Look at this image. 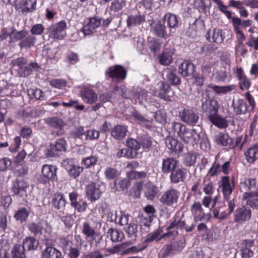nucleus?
Masks as SVG:
<instances>
[{"label":"nucleus","instance_id":"58","mask_svg":"<svg viewBox=\"0 0 258 258\" xmlns=\"http://www.w3.org/2000/svg\"><path fill=\"white\" fill-rule=\"evenodd\" d=\"M97 161V158L95 156H91L84 158L82 160V163L86 166V168H89L94 166Z\"/></svg>","mask_w":258,"mask_h":258},{"label":"nucleus","instance_id":"25","mask_svg":"<svg viewBox=\"0 0 258 258\" xmlns=\"http://www.w3.org/2000/svg\"><path fill=\"white\" fill-rule=\"evenodd\" d=\"M182 120L189 125H195L199 120V116L194 111L185 109L181 115Z\"/></svg>","mask_w":258,"mask_h":258},{"label":"nucleus","instance_id":"40","mask_svg":"<svg viewBox=\"0 0 258 258\" xmlns=\"http://www.w3.org/2000/svg\"><path fill=\"white\" fill-rule=\"evenodd\" d=\"M36 38L33 36H28L20 41L19 43V46L21 49H28L33 46L36 42Z\"/></svg>","mask_w":258,"mask_h":258},{"label":"nucleus","instance_id":"44","mask_svg":"<svg viewBox=\"0 0 258 258\" xmlns=\"http://www.w3.org/2000/svg\"><path fill=\"white\" fill-rule=\"evenodd\" d=\"M12 36H11V41L15 42L18 40H22L28 35V32L25 30L21 31H16L15 29L13 28Z\"/></svg>","mask_w":258,"mask_h":258},{"label":"nucleus","instance_id":"47","mask_svg":"<svg viewBox=\"0 0 258 258\" xmlns=\"http://www.w3.org/2000/svg\"><path fill=\"white\" fill-rule=\"evenodd\" d=\"M21 4L24 11L31 12L35 9L36 0H22Z\"/></svg>","mask_w":258,"mask_h":258},{"label":"nucleus","instance_id":"59","mask_svg":"<svg viewBox=\"0 0 258 258\" xmlns=\"http://www.w3.org/2000/svg\"><path fill=\"white\" fill-rule=\"evenodd\" d=\"M28 172V168L25 165H17L14 170L15 173L18 176H23L27 174Z\"/></svg>","mask_w":258,"mask_h":258},{"label":"nucleus","instance_id":"57","mask_svg":"<svg viewBox=\"0 0 258 258\" xmlns=\"http://www.w3.org/2000/svg\"><path fill=\"white\" fill-rule=\"evenodd\" d=\"M126 145L130 149L136 151L138 150L141 147L140 143L133 138L128 139L126 141Z\"/></svg>","mask_w":258,"mask_h":258},{"label":"nucleus","instance_id":"43","mask_svg":"<svg viewBox=\"0 0 258 258\" xmlns=\"http://www.w3.org/2000/svg\"><path fill=\"white\" fill-rule=\"evenodd\" d=\"M137 155L138 153L137 152H133L126 148L119 149L116 153V156L118 158L125 157L128 159L136 158Z\"/></svg>","mask_w":258,"mask_h":258},{"label":"nucleus","instance_id":"37","mask_svg":"<svg viewBox=\"0 0 258 258\" xmlns=\"http://www.w3.org/2000/svg\"><path fill=\"white\" fill-rule=\"evenodd\" d=\"M233 106L234 111L236 114L245 113L247 110V106L242 99H238L233 101Z\"/></svg>","mask_w":258,"mask_h":258},{"label":"nucleus","instance_id":"10","mask_svg":"<svg viewBox=\"0 0 258 258\" xmlns=\"http://www.w3.org/2000/svg\"><path fill=\"white\" fill-rule=\"evenodd\" d=\"M150 30L153 34L157 37L166 39L169 34L166 31V27L160 20L158 21H153L150 24Z\"/></svg>","mask_w":258,"mask_h":258},{"label":"nucleus","instance_id":"36","mask_svg":"<svg viewBox=\"0 0 258 258\" xmlns=\"http://www.w3.org/2000/svg\"><path fill=\"white\" fill-rule=\"evenodd\" d=\"M45 122L49 126L59 130L64 125V122L60 118L57 117H48L45 119Z\"/></svg>","mask_w":258,"mask_h":258},{"label":"nucleus","instance_id":"29","mask_svg":"<svg viewBox=\"0 0 258 258\" xmlns=\"http://www.w3.org/2000/svg\"><path fill=\"white\" fill-rule=\"evenodd\" d=\"M209 120L219 128H225L228 125L227 120L218 115V113L214 115H209Z\"/></svg>","mask_w":258,"mask_h":258},{"label":"nucleus","instance_id":"46","mask_svg":"<svg viewBox=\"0 0 258 258\" xmlns=\"http://www.w3.org/2000/svg\"><path fill=\"white\" fill-rule=\"evenodd\" d=\"M172 61V53L171 52H163L159 56V62L163 65H169Z\"/></svg>","mask_w":258,"mask_h":258},{"label":"nucleus","instance_id":"45","mask_svg":"<svg viewBox=\"0 0 258 258\" xmlns=\"http://www.w3.org/2000/svg\"><path fill=\"white\" fill-rule=\"evenodd\" d=\"M25 249L23 246L19 244L15 245L12 250V256L13 258H25V254L24 251Z\"/></svg>","mask_w":258,"mask_h":258},{"label":"nucleus","instance_id":"16","mask_svg":"<svg viewBox=\"0 0 258 258\" xmlns=\"http://www.w3.org/2000/svg\"><path fill=\"white\" fill-rule=\"evenodd\" d=\"M81 97L84 102L92 104L98 99L97 94L91 88L84 87L80 92Z\"/></svg>","mask_w":258,"mask_h":258},{"label":"nucleus","instance_id":"14","mask_svg":"<svg viewBox=\"0 0 258 258\" xmlns=\"http://www.w3.org/2000/svg\"><path fill=\"white\" fill-rule=\"evenodd\" d=\"M106 74L112 79L117 80H124L126 75V72L121 66L115 65L109 68L106 71Z\"/></svg>","mask_w":258,"mask_h":258},{"label":"nucleus","instance_id":"9","mask_svg":"<svg viewBox=\"0 0 258 258\" xmlns=\"http://www.w3.org/2000/svg\"><path fill=\"white\" fill-rule=\"evenodd\" d=\"M190 211L196 222L208 221L210 219V216L204 213L201 204L199 202H195L192 204Z\"/></svg>","mask_w":258,"mask_h":258},{"label":"nucleus","instance_id":"52","mask_svg":"<svg viewBox=\"0 0 258 258\" xmlns=\"http://www.w3.org/2000/svg\"><path fill=\"white\" fill-rule=\"evenodd\" d=\"M127 176L131 179H143L147 177V173L144 171H131L127 172Z\"/></svg>","mask_w":258,"mask_h":258},{"label":"nucleus","instance_id":"19","mask_svg":"<svg viewBox=\"0 0 258 258\" xmlns=\"http://www.w3.org/2000/svg\"><path fill=\"white\" fill-rule=\"evenodd\" d=\"M186 176L187 171L185 168H176L170 174V181L173 183H178L180 181L183 182L186 179Z\"/></svg>","mask_w":258,"mask_h":258},{"label":"nucleus","instance_id":"61","mask_svg":"<svg viewBox=\"0 0 258 258\" xmlns=\"http://www.w3.org/2000/svg\"><path fill=\"white\" fill-rule=\"evenodd\" d=\"M124 230L130 236H135L138 232V225L135 223H130Z\"/></svg>","mask_w":258,"mask_h":258},{"label":"nucleus","instance_id":"60","mask_svg":"<svg viewBox=\"0 0 258 258\" xmlns=\"http://www.w3.org/2000/svg\"><path fill=\"white\" fill-rule=\"evenodd\" d=\"M72 206L78 212H82L86 210L87 204L85 201L79 199V201H77V203Z\"/></svg>","mask_w":258,"mask_h":258},{"label":"nucleus","instance_id":"20","mask_svg":"<svg viewBox=\"0 0 258 258\" xmlns=\"http://www.w3.org/2000/svg\"><path fill=\"white\" fill-rule=\"evenodd\" d=\"M247 162L250 164L254 163L258 160V144L248 147L244 153Z\"/></svg>","mask_w":258,"mask_h":258},{"label":"nucleus","instance_id":"21","mask_svg":"<svg viewBox=\"0 0 258 258\" xmlns=\"http://www.w3.org/2000/svg\"><path fill=\"white\" fill-rule=\"evenodd\" d=\"M50 150L47 154L49 157L55 156L56 154L54 151L62 152L66 151L67 149V143L64 139H58L55 144H51L50 145Z\"/></svg>","mask_w":258,"mask_h":258},{"label":"nucleus","instance_id":"3","mask_svg":"<svg viewBox=\"0 0 258 258\" xmlns=\"http://www.w3.org/2000/svg\"><path fill=\"white\" fill-rule=\"evenodd\" d=\"M82 231L85 235V239L90 243L97 242L100 239L99 228L96 226H92L88 222H85L82 225Z\"/></svg>","mask_w":258,"mask_h":258},{"label":"nucleus","instance_id":"1","mask_svg":"<svg viewBox=\"0 0 258 258\" xmlns=\"http://www.w3.org/2000/svg\"><path fill=\"white\" fill-rule=\"evenodd\" d=\"M172 127L177 137L186 144L194 145L197 144L200 137L196 130H190L180 122H173Z\"/></svg>","mask_w":258,"mask_h":258},{"label":"nucleus","instance_id":"13","mask_svg":"<svg viewBox=\"0 0 258 258\" xmlns=\"http://www.w3.org/2000/svg\"><path fill=\"white\" fill-rule=\"evenodd\" d=\"M251 216V210L249 208L243 206L236 209L234 214V220L238 223H243L249 220Z\"/></svg>","mask_w":258,"mask_h":258},{"label":"nucleus","instance_id":"33","mask_svg":"<svg viewBox=\"0 0 258 258\" xmlns=\"http://www.w3.org/2000/svg\"><path fill=\"white\" fill-rule=\"evenodd\" d=\"M214 142L217 145L227 146L232 143V139L227 134L221 132L214 137Z\"/></svg>","mask_w":258,"mask_h":258},{"label":"nucleus","instance_id":"18","mask_svg":"<svg viewBox=\"0 0 258 258\" xmlns=\"http://www.w3.org/2000/svg\"><path fill=\"white\" fill-rule=\"evenodd\" d=\"M28 187L29 185L25 180H19L14 183L12 191L15 195L23 197L26 195V189Z\"/></svg>","mask_w":258,"mask_h":258},{"label":"nucleus","instance_id":"8","mask_svg":"<svg viewBox=\"0 0 258 258\" xmlns=\"http://www.w3.org/2000/svg\"><path fill=\"white\" fill-rule=\"evenodd\" d=\"M163 230L161 228H158L153 232L149 234L146 236L145 241L146 242H151L154 240L159 241L163 238L175 237L178 233V231L175 230L172 231L167 232L160 236Z\"/></svg>","mask_w":258,"mask_h":258},{"label":"nucleus","instance_id":"48","mask_svg":"<svg viewBox=\"0 0 258 258\" xmlns=\"http://www.w3.org/2000/svg\"><path fill=\"white\" fill-rule=\"evenodd\" d=\"M29 214V212L26 208H22L16 212L14 217L17 220L23 222L26 220Z\"/></svg>","mask_w":258,"mask_h":258},{"label":"nucleus","instance_id":"4","mask_svg":"<svg viewBox=\"0 0 258 258\" xmlns=\"http://www.w3.org/2000/svg\"><path fill=\"white\" fill-rule=\"evenodd\" d=\"M61 164L67 171L69 175L73 178L79 176L84 170L82 167L76 165L74 159L72 158L63 160Z\"/></svg>","mask_w":258,"mask_h":258},{"label":"nucleus","instance_id":"55","mask_svg":"<svg viewBox=\"0 0 258 258\" xmlns=\"http://www.w3.org/2000/svg\"><path fill=\"white\" fill-rule=\"evenodd\" d=\"M220 61L225 70L229 69L231 65L230 54L229 53H223L220 57Z\"/></svg>","mask_w":258,"mask_h":258},{"label":"nucleus","instance_id":"15","mask_svg":"<svg viewBox=\"0 0 258 258\" xmlns=\"http://www.w3.org/2000/svg\"><path fill=\"white\" fill-rule=\"evenodd\" d=\"M207 39L210 42L221 44L224 39V35L220 29L210 30L206 35Z\"/></svg>","mask_w":258,"mask_h":258},{"label":"nucleus","instance_id":"27","mask_svg":"<svg viewBox=\"0 0 258 258\" xmlns=\"http://www.w3.org/2000/svg\"><path fill=\"white\" fill-rule=\"evenodd\" d=\"M127 132V127L126 125H117L112 128L111 135L115 139L121 140L125 138Z\"/></svg>","mask_w":258,"mask_h":258},{"label":"nucleus","instance_id":"62","mask_svg":"<svg viewBox=\"0 0 258 258\" xmlns=\"http://www.w3.org/2000/svg\"><path fill=\"white\" fill-rule=\"evenodd\" d=\"M203 191L208 195H211L214 192V185L210 181H204Z\"/></svg>","mask_w":258,"mask_h":258},{"label":"nucleus","instance_id":"23","mask_svg":"<svg viewBox=\"0 0 258 258\" xmlns=\"http://www.w3.org/2000/svg\"><path fill=\"white\" fill-rule=\"evenodd\" d=\"M161 20L164 24H166L170 29H176L179 26V18L173 14L170 13L165 14Z\"/></svg>","mask_w":258,"mask_h":258},{"label":"nucleus","instance_id":"7","mask_svg":"<svg viewBox=\"0 0 258 258\" xmlns=\"http://www.w3.org/2000/svg\"><path fill=\"white\" fill-rule=\"evenodd\" d=\"M57 168L55 166L48 164L43 165L41 169L42 178L39 179L40 182L46 183L49 181H54L57 179Z\"/></svg>","mask_w":258,"mask_h":258},{"label":"nucleus","instance_id":"6","mask_svg":"<svg viewBox=\"0 0 258 258\" xmlns=\"http://www.w3.org/2000/svg\"><path fill=\"white\" fill-rule=\"evenodd\" d=\"M179 195L177 190L171 188L163 192L160 201L164 205L173 207L177 204Z\"/></svg>","mask_w":258,"mask_h":258},{"label":"nucleus","instance_id":"2","mask_svg":"<svg viewBox=\"0 0 258 258\" xmlns=\"http://www.w3.org/2000/svg\"><path fill=\"white\" fill-rule=\"evenodd\" d=\"M219 187L221 188L222 192L225 200H229L235 187V178L234 176L230 177L224 175L221 177Z\"/></svg>","mask_w":258,"mask_h":258},{"label":"nucleus","instance_id":"51","mask_svg":"<svg viewBox=\"0 0 258 258\" xmlns=\"http://www.w3.org/2000/svg\"><path fill=\"white\" fill-rule=\"evenodd\" d=\"M246 45L254 51L258 50V36L251 35L245 43Z\"/></svg>","mask_w":258,"mask_h":258},{"label":"nucleus","instance_id":"54","mask_svg":"<svg viewBox=\"0 0 258 258\" xmlns=\"http://www.w3.org/2000/svg\"><path fill=\"white\" fill-rule=\"evenodd\" d=\"M36 66V63L31 62L29 64V67H20L19 70V74L23 77L27 76L32 72V68H34Z\"/></svg>","mask_w":258,"mask_h":258},{"label":"nucleus","instance_id":"28","mask_svg":"<svg viewBox=\"0 0 258 258\" xmlns=\"http://www.w3.org/2000/svg\"><path fill=\"white\" fill-rule=\"evenodd\" d=\"M177 164V161L172 158L164 159L162 161V171L164 173H171L176 168Z\"/></svg>","mask_w":258,"mask_h":258},{"label":"nucleus","instance_id":"5","mask_svg":"<svg viewBox=\"0 0 258 258\" xmlns=\"http://www.w3.org/2000/svg\"><path fill=\"white\" fill-rule=\"evenodd\" d=\"M67 23L64 21H60L52 25L49 28V36L54 39L62 40L67 35L66 30Z\"/></svg>","mask_w":258,"mask_h":258},{"label":"nucleus","instance_id":"26","mask_svg":"<svg viewBox=\"0 0 258 258\" xmlns=\"http://www.w3.org/2000/svg\"><path fill=\"white\" fill-rule=\"evenodd\" d=\"M253 240H244L241 242L242 247L240 249L241 255L242 258H248L253 256V252L250 247L253 245Z\"/></svg>","mask_w":258,"mask_h":258},{"label":"nucleus","instance_id":"63","mask_svg":"<svg viewBox=\"0 0 258 258\" xmlns=\"http://www.w3.org/2000/svg\"><path fill=\"white\" fill-rule=\"evenodd\" d=\"M50 85L57 89H61L66 87L67 82L63 79H53L50 81Z\"/></svg>","mask_w":258,"mask_h":258},{"label":"nucleus","instance_id":"17","mask_svg":"<svg viewBox=\"0 0 258 258\" xmlns=\"http://www.w3.org/2000/svg\"><path fill=\"white\" fill-rule=\"evenodd\" d=\"M160 88V90L154 92V95L165 100L170 101L173 92H171L169 85L164 82H161Z\"/></svg>","mask_w":258,"mask_h":258},{"label":"nucleus","instance_id":"49","mask_svg":"<svg viewBox=\"0 0 258 258\" xmlns=\"http://www.w3.org/2000/svg\"><path fill=\"white\" fill-rule=\"evenodd\" d=\"M28 94L31 98H35L37 100L43 99L44 97L43 92L41 90L37 88L29 89Z\"/></svg>","mask_w":258,"mask_h":258},{"label":"nucleus","instance_id":"42","mask_svg":"<svg viewBox=\"0 0 258 258\" xmlns=\"http://www.w3.org/2000/svg\"><path fill=\"white\" fill-rule=\"evenodd\" d=\"M216 64L215 61L213 59H210L209 61L205 60L202 66V74L205 76L210 75L212 73V68Z\"/></svg>","mask_w":258,"mask_h":258},{"label":"nucleus","instance_id":"32","mask_svg":"<svg viewBox=\"0 0 258 258\" xmlns=\"http://www.w3.org/2000/svg\"><path fill=\"white\" fill-rule=\"evenodd\" d=\"M165 143L167 147L174 152H181L183 149V145L176 139L168 137L165 139Z\"/></svg>","mask_w":258,"mask_h":258},{"label":"nucleus","instance_id":"12","mask_svg":"<svg viewBox=\"0 0 258 258\" xmlns=\"http://www.w3.org/2000/svg\"><path fill=\"white\" fill-rule=\"evenodd\" d=\"M202 109L208 112L209 115H214L218 113L219 104L215 99H205L202 100Z\"/></svg>","mask_w":258,"mask_h":258},{"label":"nucleus","instance_id":"38","mask_svg":"<svg viewBox=\"0 0 258 258\" xmlns=\"http://www.w3.org/2000/svg\"><path fill=\"white\" fill-rule=\"evenodd\" d=\"M210 87L215 93L217 94H226L235 89V86L233 85H229L223 86L211 85Z\"/></svg>","mask_w":258,"mask_h":258},{"label":"nucleus","instance_id":"50","mask_svg":"<svg viewBox=\"0 0 258 258\" xmlns=\"http://www.w3.org/2000/svg\"><path fill=\"white\" fill-rule=\"evenodd\" d=\"M222 172L220 161H215L212 165V166L208 171V175L210 176L213 177L218 175Z\"/></svg>","mask_w":258,"mask_h":258},{"label":"nucleus","instance_id":"41","mask_svg":"<svg viewBox=\"0 0 258 258\" xmlns=\"http://www.w3.org/2000/svg\"><path fill=\"white\" fill-rule=\"evenodd\" d=\"M107 234L110 236L111 240L113 242L120 241L124 238L123 232L116 229H109Z\"/></svg>","mask_w":258,"mask_h":258},{"label":"nucleus","instance_id":"64","mask_svg":"<svg viewBox=\"0 0 258 258\" xmlns=\"http://www.w3.org/2000/svg\"><path fill=\"white\" fill-rule=\"evenodd\" d=\"M184 225V221L175 220L169 225V226L167 227V230L168 232L172 231L175 230L177 231L178 228H181Z\"/></svg>","mask_w":258,"mask_h":258},{"label":"nucleus","instance_id":"39","mask_svg":"<svg viewBox=\"0 0 258 258\" xmlns=\"http://www.w3.org/2000/svg\"><path fill=\"white\" fill-rule=\"evenodd\" d=\"M39 244L38 241L35 238L29 237L25 238L23 240V246L25 250H35Z\"/></svg>","mask_w":258,"mask_h":258},{"label":"nucleus","instance_id":"22","mask_svg":"<svg viewBox=\"0 0 258 258\" xmlns=\"http://www.w3.org/2000/svg\"><path fill=\"white\" fill-rule=\"evenodd\" d=\"M99 185L93 183L88 185L86 187V196L88 199L94 201L98 199L101 195Z\"/></svg>","mask_w":258,"mask_h":258},{"label":"nucleus","instance_id":"30","mask_svg":"<svg viewBox=\"0 0 258 258\" xmlns=\"http://www.w3.org/2000/svg\"><path fill=\"white\" fill-rule=\"evenodd\" d=\"M194 65L188 60H184L178 68V72L183 77H186L192 74Z\"/></svg>","mask_w":258,"mask_h":258},{"label":"nucleus","instance_id":"53","mask_svg":"<svg viewBox=\"0 0 258 258\" xmlns=\"http://www.w3.org/2000/svg\"><path fill=\"white\" fill-rule=\"evenodd\" d=\"M125 6V0H114L111 3L110 10L114 12H117L121 10Z\"/></svg>","mask_w":258,"mask_h":258},{"label":"nucleus","instance_id":"24","mask_svg":"<svg viewBox=\"0 0 258 258\" xmlns=\"http://www.w3.org/2000/svg\"><path fill=\"white\" fill-rule=\"evenodd\" d=\"M246 204L253 209H258V191L244 192L242 196Z\"/></svg>","mask_w":258,"mask_h":258},{"label":"nucleus","instance_id":"56","mask_svg":"<svg viewBox=\"0 0 258 258\" xmlns=\"http://www.w3.org/2000/svg\"><path fill=\"white\" fill-rule=\"evenodd\" d=\"M11 164V160L9 158L7 157L0 158V172L7 171Z\"/></svg>","mask_w":258,"mask_h":258},{"label":"nucleus","instance_id":"34","mask_svg":"<svg viewBox=\"0 0 258 258\" xmlns=\"http://www.w3.org/2000/svg\"><path fill=\"white\" fill-rule=\"evenodd\" d=\"M53 207L59 210L63 208L66 205V200L63 195L60 193H56L54 195L51 201Z\"/></svg>","mask_w":258,"mask_h":258},{"label":"nucleus","instance_id":"35","mask_svg":"<svg viewBox=\"0 0 258 258\" xmlns=\"http://www.w3.org/2000/svg\"><path fill=\"white\" fill-rule=\"evenodd\" d=\"M43 258H61V252L52 246H47L43 252Z\"/></svg>","mask_w":258,"mask_h":258},{"label":"nucleus","instance_id":"31","mask_svg":"<svg viewBox=\"0 0 258 258\" xmlns=\"http://www.w3.org/2000/svg\"><path fill=\"white\" fill-rule=\"evenodd\" d=\"M126 22L128 27H136L145 22V16L141 14L130 15L127 17Z\"/></svg>","mask_w":258,"mask_h":258},{"label":"nucleus","instance_id":"11","mask_svg":"<svg viewBox=\"0 0 258 258\" xmlns=\"http://www.w3.org/2000/svg\"><path fill=\"white\" fill-rule=\"evenodd\" d=\"M101 20V19L98 17L88 18L82 29L84 35H89L92 34L95 29L100 26Z\"/></svg>","mask_w":258,"mask_h":258}]
</instances>
